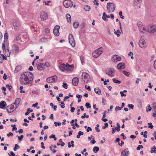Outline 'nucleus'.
Returning a JSON list of instances; mask_svg holds the SVG:
<instances>
[{"label":"nucleus","instance_id":"bf43d9fd","mask_svg":"<svg viewBox=\"0 0 156 156\" xmlns=\"http://www.w3.org/2000/svg\"><path fill=\"white\" fill-rule=\"evenodd\" d=\"M3 78L5 80H6L7 79V75L5 73L4 74Z\"/></svg>","mask_w":156,"mask_h":156},{"label":"nucleus","instance_id":"0eeeda50","mask_svg":"<svg viewBox=\"0 0 156 156\" xmlns=\"http://www.w3.org/2000/svg\"><path fill=\"white\" fill-rule=\"evenodd\" d=\"M82 76V79H84V82L86 83H88L90 79L89 75L86 73H83Z\"/></svg>","mask_w":156,"mask_h":156},{"label":"nucleus","instance_id":"79ce46f5","mask_svg":"<svg viewBox=\"0 0 156 156\" xmlns=\"http://www.w3.org/2000/svg\"><path fill=\"white\" fill-rule=\"evenodd\" d=\"M68 85L66 83H63V87L65 88V89H67L68 88Z\"/></svg>","mask_w":156,"mask_h":156},{"label":"nucleus","instance_id":"864d4df0","mask_svg":"<svg viewBox=\"0 0 156 156\" xmlns=\"http://www.w3.org/2000/svg\"><path fill=\"white\" fill-rule=\"evenodd\" d=\"M65 66H66L67 67V70L69 69V68H72V67H71V66H72L73 67V66H72V65H70L69 64H68V63H66V65H65Z\"/></svg>","mask_w":156,"mask_h":156},{"label":"nucleus","instance_id":"dca6fc26","mask_svg":"<svg viewBox=\"0 0 156 156\" xmlns=\"http://www.w3.org/2000/svg\"><path fill=\"white\" fill-rule=\"evenodd\" d=\"M142 0H134L133 6L136 7L140 8L139 4L141 2Z\"/></svg>","mask_w":156,"mask_h":156},{"label":"nucleus","instance_id":"f257e3e1","mask_svg":"<svg viewBox=\"0 0 156 156\" xmlns=\"http://www.w3.org/2000/svg\"><path fill=\"white\" fill-rule=\"evenodd\" d=\"M33 78V75L31 72H27L21 75L20 81L22 84L27 85L32 81Z\"/></svg>","mask_w":156,"mask_h":156},{"label":"nucleus","instance_id":"f3484780","mask_svg":"<svg viewBox=\"0 0 156 156\" xmlns=\"http://www.w3.org/2000/svg\"><path fill=\"white\" fill-rule=\"evenodd\" d=\"M79 81V78L76 77L74 78L72 80V83L73 85L76 86L78 85Z\"/></svg>","mask_w":156,"mask_h":156},{"label":"nucleus","instance_id":"09e8293b","mask_svg":"<svg viewBox=\"0 0 156 156\" xmlns=\"http://www.w3.org/2000/svg\"><path fill=\"white\" fill-rule=\"evenodd\" d=\"M120 94H121V97H126V95L124 94L123 92L122 91H121L120 92Z\"/></svg>","mask_w":156,"mask_h":156},{"label":"nucleus","instance_id":"b1692460","mask_svg":"<svg viewBox=\"0 0 156 156\" xmlns=\"http://www.w3.org/2000/svg\"><path fill=\"white\" fill-rule=\"evenodd\" d=\"M95 92L98 94L100 95L101 94V90L98 87H97L94 89Z\"/></svg>","mask_w":156,"mask_h":156},{"label":"nucleus","instance_id":"69168bd1","mask_svg":"<svg viewBox=\"0 0 156 156\" xmlns=\"http://www.w3.org/2000/svg\"><path fill=\"white\" fill-rule=\"evenodd\" d=\"M121 136H122V138L123 139H126V137L124 135V134L123 133H122L121 135Z\"/></svg>","mask_w":156,"mask_h":156},{"label":"nucleus","instance_id":"423d86ee","mask_svg":"<svg viewBox=\"0 0 156 156\" xmlns=\"http://www.w3.org/2000/svg\"><path fill=\"white\" fill-rule=\"evenodd\" d=\"M63 4L65 7L68 8L69 7H72L73 2L70 0H65L63 2Z\"/></svg>","mask_w":156,"mask_h":156},{"label":"nucleus","instance_id":"412c9836","mask_svg":"<svg viewBox=\"0 0 156 156\" xmlns=\"http://www.w3.org/2000/svg\"><path fill=\"white\" fill-rule=\"evenodd\" d=\"M140 32L145 33L146 32L148 31V30L146 29L143 26H140L139 28Z\"/></svg>","mask_w":156,"mask_h":156},{"label":"nucleus","instance_id":"774afa93","mask_svg":"<svg viewBox=\"0 0 156 156\" xmlns=\"http://www.w3.org/2000/svg\"><path fill=\"white\" fill-rule=\"evenodd\" d=\"M154 69H156V59L154 61Z\"/></svg>","mask_w":156,"mask_h":156},{"label":"nucleus","instance_id":"58836bf2","mask_svg":"<svg viewBox=\"0 0 156 156\" xmlns=\"http://www.w3.org/2000/svg\"><path fill=\"white\" fill-rule=\"evenodd\" d=\"M119 15L120 16V17L122 19H124V17L122 15V11H120L119 12Z\"/></svg>","mask_w":156,"mask_h":156},{"label":"nucleus","instance_id":"ddd939ff","mask_svg":"<svg viewBox=\"0 0 156 156\" xmlns=\"http://www.w3.org/2000/svg\"><path fill=\"white\" fill-rule=\"evenodd\" d=\"M36 66L38 69L39 70H42L45 68V65L43 63L36 64Z\"/></svg>","mask_w":156,"mask_h":156},{"label":"nucleus","instance_id":"5701e85b","mask_svg":"<svg viewBox=\"0 0 156 156\" xmlns=\"http://www.w3.org/2000/svg\"><path fill=\"white\" fill-rule=\"evenodd\" d=\"M21 100L20 98H16L15 101V102L13 103V104L15 105L16 106H19V105L20 101Z\"/></svg>","mask_w":156,"mask_h":156},{"label":"nucleus","instance_id":"f704fd0d","mask_svg":"<svg viewBox=\"0 0 156 156\" xmlns=\"http://www.w3.org/2000/svg\"><path fill=\"white\" fill-rule=\"evenodd\" d=\"M2 49L3 50V51L4 50L5 51V41L4 42L2 43Z\"/></svg>","mask_w":156,"mask_h":156},{"label":"nucleus","instance_id":"9d476101","mask_svg":"<svg viewBox=\"0 0 156 156\" xmlns=\"http://www.w3.org/2000/svg\"><path fill=\"white\" fill-rule=\"evenodd\" d=\"M57 80V77L56 76H52L47 78L46 81L48 83L55 82Z\"/></svg>","mask_w":156,"mask_h":156},{"label":"nucleus","instance_id":"4c0bfd02","mask_svg":"<svg viewBox=\"0 0 156 156\" xmlns=\"http://www.w3.org/2000/svg\"><path fill=\"white\" fill-rule=\"evenodd\" d=\"M23 135H21L20 136H16L18 137V139L20 141L22 140L23 138Z\"/></svg>","mask_w":156,"mask_h":156},{"label":"nucleus","instance_id":"6ab92c4d","mask_svg":"<svg viewBox=\"0 0 156 156\" xmlns=\"http://www.w3.org/2000/svg\"><path fill=\"white\" fill-rule=\"evenodd\" d=\"M125 64L124 63L121 62L118 64L117 66V68L119 69H122L125 68Z\"/></svg>","mask_w":156,"mask_h":156},{"label":"nucleus","instance_id":"4468645a","mask_svg":"<svg viewBox=\"0 0 156 156\" xmlns=\"http://www.w3.org/2000/svg\"><path fill=\"white\" fill-rule=\"evenodd\" d=\"M121 58L119 56L116 55H114L112 58V60L114 62L121 61Z\"/></svg>","mask_w":156,"mask_h":156},{"label":"nucleus","instance_id":"0e129e2a","mask_svg":"<svg viewBox=\"0 0 156 156\" xmlns=\"http://www.w3.org/2000/svg\"><path fill=\"white\" fill-rule=\"evenodd\" d=\"M78 134H79V135H82L83 134V133L81 131H79L78 133Z\"/></svg>","mask_w":156,"mask_h":156},{"label":"nucleus","instance_id":"cd10ccee","mask_svg":"<svg viewBox=\"0 0 156 156\" xmlns=\"http://www.w3.org/2000/svg\"><path fill=\"white\" fill-rule=\"evenodd\" d=\"M66 18L67 20V21L68 22H70L71 21V17L70 15L69 14H66Z\"/></svg>","mask_w":156,"mask_h":156},{"label":"nucleus","instance_id":"bb28decb","mask_svg":"<svg viewBox=\"0 0 156 156\" xmlns=\"http://www.w3.org/2000/svg\"><path fill=\"white\" fill-rule=\"evenodd\" d=\"M22 69V67L20 66H17L14 72L15 73L18 72L19 71Z\"/></svg>","mask_w":156,"mask_h":156},{"label":"nucleus","instance_id":"3c124183","mask_svg":"<svg viewBox=\"0 0 156 156\" xmlns=\"http://www.w3.org/2000/svg\"><path fill=\"white\" fill-rule=\"evenodd\" d=\"M121 109V108L119 107V106H117L115 108V110L116 111H117L118 110H120Z\"/></svg>","mask_w":156,"mask_h":156},{"label":"nucleus","instance_id":"603ef678","mask_svg":"<svg viewBox=\"0 0 156 156\" xmlns=\"http://www.w3.org/2000/svg\"><path fill=\"white\" fill-rule=\"evenodd\" d=\"M1 55L2 57V59L3 60H7V58L6 57V56H4L3 54H1Z\"/></svg>","mask_w":156,"mask_h":156},{"label":"nucleus","instance_id":"4d7b16f0","mask_svg":"<svg viewBox=\"0 0 156 156\" xmlns=\"http://www.w3.org/2000/svg\"><path fill=\"white\" fill-rule=\"evenodd\" d=\"M8 37V35L7 33H5L4 35L5 39H7Z\"/></svg>","mask_w":156,"mask_h":156},{"label":"nucleus","instance_id":"20e7f679","mask_svg":"<svg viewBox=\"0 0 156 156\" xmlns=\"http://www.w3.org/2000/svg\"><path fill=\"white\" fill-rule=\"evenodd\" d=\"M144 36L141 37L139 42V45L141 48H145L147 46V44L144 40Z\"/></svg>","mask_w":156,"mask_h":156},{"label":"nucleus","instance_id":"4be33fe9","mask_svg":"<svg viewBox=\"0 0 156 156\" xmlns=\"http://www.w3.org/2000/svg\"><path fill=\"white\" fill-rule=\"evenodd\" d=\"M6 104L4 101H2L0 103V108H1L5 109L4 107L6 106Z\"/></svg>","mask_w":156,"mask_h":156},{"label":"nucleus","instance_id":"338daca9","mask_svg":"<svg viewBox=\"0 0 156 156\" xmlns=\"http://www.w3.org/2000/svg\"><path fill=\"white\" fill-rule=\"evenodd\" d=\"M75 109V108L74 107H71V110H70V111L72 113H73L74 112V110Z\"/></svg>","mask_w":156,"mask_h":156},{"label":"nucleus","instance_id":"c756f323","mask_svg":"<svg viewBox=\"0 0 156 156\" xmlns=\"http://www.w3.org/2000/svg\"><path fill=\"white\" fill-rule=\"evenodd\" d=\"M99 150V148L98 147H94L93 148V151L94 153H97Z\"/></svg>","mask_w":156,"mask_h":156},{"label":"nucleus","instance_id":"37998d69","mask_svg":"<svg viewBox=\"0 0 156 156\" xmlns=\"http://www.w3.org/2000/svg\"><path fill=\"white\" fill-rule=\"evenodd\" d=\"M105 126H103L102 128L103 129H105L108 126V124L107 123L105 122L104 124Z\"/></svg>","mask_w":156,"mask_h":156},{"label":"nucleus","instance_id":"de8ad7c7","mask_svg":"<svg viewBox=\"0 0 156 156\" xmlns=\"http://www.w3.org/2000/svg\"><path fill=\"white\" fill-rule=\"evenodd\" d=\"M143 147L142 145H139L136 148V150H140V148H143Z\"/></svg>","mask_w":156,"mask_h":156},{"label":"nucleus","instance_id":"6e6552de","mask_svg":"<svg viewBox=\"0 0 156 156\" xmlns=\"http://www.w3.org/2000/svg\"><path fill=\"white\" fill-rule=\"evenodd\" d=\"M114 70L111 68L105 70L106 74L112 77L114 76Z\"/></svg>","mask_w":156,"mask_h":156},{"label":"nucleus","instance_id":"680f3d73","mask_svg":"<svg viewBox=\"0 0 156 156\" xmlns=\"http://www.w3.org/2000/svg\"><path fill=\"white\" fill-rule=\"evenodd\" d=\"M33 70V68L31 66H30L29 68L28 69V70L30 71H32Z\"/></svg>","mask_w":156,"mask_h":156},{"label":"nucleus","instance_id":"6e6d98bb","mask_svg":"<svg viewBox=\"0 0 156 156\" xmlns=\"http://www.w3.org/2000/svg\"><path fill=\"white\" fill-rule=\"evenodd\" d=\"M92 129L91 128V127H88L87 128V132H89L90 131H92Z\"/></svg>","mask_w":156,"mask_h":156},{"label":"nucleus","instance_id":"9b49d317","mask_svg":"<svg viewBox=\"0 0 156 156\" xmlns=\"http://www.w3.org/2000/svg\"><path fill=\"white\" fill-rule=\"evenodd\" d=\"M48 17V15L45 11H41L40 12V18L41 20L44 21L46 20Z\"/></svg>","mask_w":156,"mask_h":156},{"label":"nucleus","instance_id":"052dcab7","mask_svg":"<svg viewBox=\"0 0 156 156\" xmlns=\"http://www.w3.org/2000/svg\"><path fill=\"white\" fill-rule=\"evenodd\" d=\"M45 31L46 33H48L50 32V30L48 28H46L45 30Z\"/></svg>","mask_w":156,"mask_h":156},{"label":"nucleus","instance_id":"2eb2a0df","mask_svg":"<svg viewBox=\"0 0 156 156\" xmlns=\"http://www.w3.org/2000/svg\"><path fill=\"white\" fill-rule=\"evenodd\" d=\"M148 32L150 33H154L156 32V25H154L152 26L150 28L148 29Z\"/></svg>","mask_w":156,"mask_h":156},{"label":"nucleus","instance_id":"a18cd8bd","mask_svg":"<svg viewBox=\"0 0 156 156\" xmlns=\"http://www.w3.org/2000/svg\"><path fill=\"white\" fill-rule=\"evenodd\" d=\"M6 88L9 89V90H10L12 88V86L11 85H10L9 84H7L6 86Z\"/></svg>","mask_w":156,"mask_h":156},{"label":"nucleus","instance_id":"49530a36","mask_svg":"<svg viewBox=\"0 0 156 156\" xmlns=\"http://www.w3.org/2000/svg\"><path fill=\"white\" fill-rule=\"evenodd\" d=\"M12 24H13V26L14 27H18L19 26L20 24L19 23L16 24V23H15V22H14Z\"/></svg>","mask_w":156,"mask_h":156},{"label":"nucleus","instance_id":"c9c22d12","mask_svg":"<svg viewBox=\"0 0 156 156\" xmlns=\"http://www.w3.org/2000/svg\"><path fill=\"white\" fill-rule=\"evenodd\" d=\"M127 106L128 108H129L132 109H133L134 106L133 105L128 104Z\"/></svg>","mask_w":156,"mask_h":156},{"label":"nucleus","instance_id":"c85d7f7f","mask_svg":"<svg viewBox=\"0 0 156 156\" xmlns=\"http://www.w3.org/2000/svg\"><path fill=\"white\" fill-rule=\"evenodd\" d=\"M84 9L86 11H89L90 9V7L88 5H85L84 7Z\"/></svg>","mask_w":156,"mask_h":156},{"label":"nucleus","instance_id":"39448f33","mask_svg":"<svg viewBox=\"0 0 156 156\" xmlns=\"http://www.w3.org/2000/svg\"><path fill=\"white\" fill-rule=\"evenodd\" d=\"M15 105L13 103L8 106L6 110L8 113H11L16 110L17 107L14 106Z\"/></svg>","mask_w":156,"mask_h":156},{"label":"nucleus","instance_id":"ea45409f","mask_svg":"<svg viewBox=\"0 0 156 156\" xmlns=\"http://www.w3.org/2000/svg\"><path fill=\"white\" fill-rule=\"evenodd\" d=\"M123 72L124 73V74L125 76H129V72L125 71L124 70L123 71Z\"/></svg>","mask_w":156,"mask_h":156},{"label":"nucleus","instance_id":"a211bd4d","mask_svg":"<svg viewBox=\"0 0 156 156\" xmlns=\"http://www.w3.org/2000/svg\"><path fill=\"white\" fill-rule=\"evenodd\" d=\"M60 69L63 72L65 70H67V67L66 66H65L64 64H62L59 67Z\"/></svg>","mask_w":156,"mask_h":156},{"label":"nucleus","instance_id":"5fc2aeb1","mask_svg":"<svg viewBox=\"0 0 156 156\" xmlns=\"http://www.w3.org/2000/svg\"><path fill=\"white\" fill-rule=\"evenodd\" d=\"M45 65V67L46 66L47 67H49L50 66V64L49 63L47 62H46L44 64Z\"/></svg>","mask_w":156,"mask_h":156},{"label":"nucleus","instance_id":"e433bc0d","mask_svg":"<svg viewBox=\"0 0 156 156\" xmlns=\"http://www.w3.org/2000/svg\"><path fill=\"white\" fill-rule=\"evenodd\" d=\"M148 127L151 129L153 128L154 126L152 125V123L151 122H149L148 123Z\"/></svg>","mask_w":156,"mask_h":156},{"label":"nucleus","instance_id":"f8f14e48","mask_svg":"<svg viewBox=\"0 0 156 156\" xmlns=\"http://www.w3.org/2000/svg\"><path fill=\"white\" fill-rule=\"evenodd\" d=\"M60 29V26L58 25L55 26L53 29V32L54 35L56 36H58L59 35V30Z\"/></svg>","mask_w":156,"mask_h":156},{"label":"nucleus","instance_id":"473e14b6","mask_svg":"<svg viewBox=\"0 0 156 156\" xmlns=\"http://www.w3.org/2000/svg\"><path fill=\"white\" fill-rule=\"evenodd\" d=\"M85 106L87 108H91L90 104L89 103H86L85 104Z\"/></svg>","mask_w":156,"mask_h":156},{"label":"nucleus","instance_id":"393cba45","mask_svg":"<svg viewBox=\"0 0 156 156\" xmlns=\"http://www.w3.org/2000/svg\"><path fill=\"white\" fill-rule=\"evenodd\" d=\"M3 52L5 56L7 57H9L10 55V53L9 49H7L5 50V51H3Z\"/></svg>","mask_w":156,"mask_h":156},{"label":"nucleus","instance_id":"13d9d810","mask_svg":"<svg viewBox=\"0 0 156 156\" xmlns=\"http://www.w3.org/2000/svg\"><path fill=\"white\" fill-rule=\"evenodd\" d=\"M13 135V134L12 133H11V132H10L9 133H8L7 134V136H8V137H9L10 136H12Z\"/></svg>","mask_w":156,"mask_h":156},{"label":"nucleus","instance_id":"a878e982","mask_svg":"<svg viewBox=\"0 0 156 156\" xmlns=\"http://www.w3.org/2000/svg\"><path fill=\"white\" fill-rule=\"evenodd\" d=\"M151 153L155 154L156 153V147L155 146H153L151 148Z\"/></svg>","mask_w":156,"mask_h":156},{"label":"nucleus","instance_id":"1a4fd4ad","mask_svg":"<svg viewBox=\"0 0 156 156\" xmlns=\"http://www.w3.org/2000/svg\"><path fill=\"white\" fill-rule=\"evenodd\" d=\"M69 42L73 47H74L75 45V42L73 36L72 34H70L69 37Z\"/></svg>","mask_w":156,"mask_h":156},{"label":"nucleus","instance_id":"c03bdc74","mask_svg":"<svg viewBox=\"0 0 156 156\" xmlns=\"http://www.w3.org/2000/svg\"><path fill=\"white\" fill-rule=\"evenodd\" d=\"M30 110V108H28L27 109V112H25V115H28L30 113V112H29Z\"/></svg>","mask_w":156,"mask_h":156},{"label":"nucleus","instance_id":"7ed1b4c3","mask_svg":"<svg viewBox=\"0 0 156 156\" xmlns=\"http://www.w3.org/2000/svg\"><path fill=\"white\" fill-rule=\"evenodd\" d=\"M103 51V48L102 47L99 48L92 53V55L94 58H97L101 54Z\"/></svg>","mask_w":156,"mask_h":156},{"label":"nucleus","instance_id":"72a5a7b5","mask_svg":"<svg viewBox=\"0 0 156 156\" xmlns=\"http://www.w3.org/2000/svg\"><path fill=\"white\" fill-rule=\"evenodd\" d=\"M80 59L81 61V62L82 65H83L84 63V58L83 56H81L80 57Z\"/></svg>","mask_w":156,"mask_h":156},{"label":"nucleus","instance_id":"8fccbe9b","mask_svg":"<svg viewBox=\"0 0 156 156\" xmlns=\"http://www.w3.org/2000/svg\"><path fill=\"white\" fill-rule=\"evenodd\" d=\"M85 88H86V89L88 90L89 91H90L91 90V89L90 87L89 86H88L87 87V85H86L85 86Z\"/></svg>","mask_w":156,"mask_h":156},{"label":"nucleus","instance_id":"7c9ffc66","mask_svg":"<svg viewBox=\"0 0 156 156\" xmlns=\"http://www.w3.org/2000/svg\"><path fill=\"white\" fill-rule=\"evenodd\" d=\"M79 26L78 22H74L73 24V26L75 28H77Z\"/></svg>","mask_w":156,"mask_h":156},{"label":"nucleus","instance_id":"e2e57ef3","mask_svg":"<svg viewBox=\"0 0 156 156\" xmlns=\"http://www.w3.org/2000/svg\"><path fill=\"white\" fill-rule=\"evenodd\" d=\"M41 41H42L46 42L47 41V40L46 38L44 37L41 39Z\"/></svg>","mask_w":156,"mask_h":156},{"label":"nucleus","instance_id":"a19ab883","mask_svg":"<svg viewBox=\"0 0 156 156\" xmlns=\"http://www.w3.org/2000/svg\"><path fill=\"white\" fill-rule=\"evenodd\" d=\"M85 26L84 23H82L80 25L79 27L80 29H82Z\"/></svg>","mask_w":156,"mask_h":156},{"label":"nucleus","instance_id":"f03ea898","mask_svg":"<svg viewBox=\"0 0 156 156\" xmlns=\"http://www.w3.org/2000/svg\"><path fill=\"white\" fill-rule=\"evenodd\" d=\"M115 4L112 2L107 3V9L108 10L109 12H113L115 9Z\"/></svg>","mask_w":156,"mask_h":156},{"label":"nucleus","instance_id":"2f4dec72","mask_svg":"<svg viewBox=\"0 0 156 156\" xmlns=\"http://www.w3.org/2000/svg\"><path fill=\"white\" fill-rule=\"evenodd\" d=\"M112 80H113V82L115 83L119 84L121 83V82L120 81H119L118 80H117L115 78H113V79Z\"/></svg>","mask_w":156,"mask_h":156},{"label":"nucleus","instance_id":"aec40b11","mask_svg":"<svg viewBox=\"0 0 156 156\" xmlns=\"http://www.w3.org/2000/svg\"><path fill=\"white\" fill-rule=\"evenodd\" d=\"M128 148L125 149L121 152V154L122 156H127L128 154H129V151H126L127 150H128Z\"/></svg>","mask_w":156,"mask_h":156}]
</instances>
